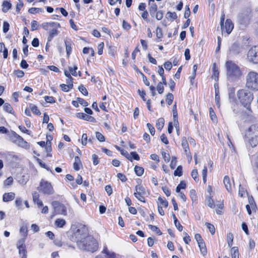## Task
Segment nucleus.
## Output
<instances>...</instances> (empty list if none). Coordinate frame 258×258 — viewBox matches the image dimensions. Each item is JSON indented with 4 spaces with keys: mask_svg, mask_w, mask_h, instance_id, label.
<instances>
[{
    "mask_svg": "<svg viewBox=\"0 0 258 258\" xmlns=\"http://www.w3.org/2000/svg\"><path fill=\"white\" fill-rule=\"evenodd\" d=\"M247 194L246 190L245 188L242 187L241 185H239V191H238V195L239 197L242 198L245 197V195Z\"/></svg>",
    "mask_w": 258,
    "mask_h": 258,
    "instance_id": "0e129e2a",
    "label": "nucleus"
},
{
    "mask_svg": "<svg viewBox=\"0 0 258 258\" xmlns=\"http://www.w3.org/2000/svg\"><path fill=\"white\" fill-rule=\"evenodd\" d=\"M77 117L79 118L83 119L84 120L89 121L91 122H94L95 120L94 117L87 115V114L83 112H79L77 113Z\"/></svg>",
    "mask_w": 258,
    "mask_h": 258,
    "instance_id": "a211bd4d",
    "label": "nucleus"
},
{
    "mask_svg": "<svg viewBox=\"0 0 258 258\" xmlns=\"http://www.w3.org/2000/svg\"><path fill=\"white\" fill-rule=\"evenodd\" d=\"M44 10L42 8H31L28 9V13L31 14H35L37 13H42Z\"/></svg>",
    "mask_w": 258,
    "mask_h": 258,
    "instance_id": "ea45409f",
    "label": "nucleus"
},
{
    "mask_svg": "<svg viewBox=\"0 0 258 258\" xmlns=\"http://www.w3.org/2000/svg\"><path fill=\"white\" fill-rule=\"evenodd\" d=\"M212 71L213 74L212 77L216 81H218L219 80V71L215 62L213 64Z\"/></svg>",
    "mask_w": 258,
    "mask_h": 258,
    "instance_id": "393cba45",
    "label": "nucleus"
},
{
    "mask_svg": "<svg viewBox=\"0 0 258 258\" xmlns=\"http://www.w3.org/2000/svg\"><path fill=\"white\" fill-rule=\"evenodd\" d=\"M66 45V49L67 52V56L69 57L72 52V44L70 42L67 40L64 41Z\"/></svg>",
    "mask_w": 258,
    "mask_h": 258,
    "instance_id": "49530a36",
    "label": "nucleus"
},
{
    "mask_svg": "<svg viewBox=\"0 0 258 258\" xmlns=\"http://www.w3.org/2000/svg\"><path fill=\"white\" fill-rule=\"evenodd\" d=\"M158 211L161 216H164L165 212L163 208L166 209L168 206V202L164 197H159L158 198Z\"/></svg>",
    "mask_w": 258,
    "mask_h": 258,
    "instance_id": "9b49d317",
    "label": "nucleus"
},
{
    "mask_svg": "<svg viewBox=\"0 0 258 258\" xmlns=\"http://www.w3.org/2000/svg\"><path fill=\"white\" fill-rule=\"evenodd\" d=\"M249 89L247 88L240 89L237 91L236 95L241 105L246 108L245 111L241 112L242 117L250 121L254 118L253 112L251 108V103L254 99V95Z\"/></svg>",
    "mask_w": 258,
    "mask_h": 258,
    "instance_id": "f257e3e1",
    "label": "nucleus"
},
{
    "mask_svg": "<svg viewBox=\"0 0 258 258\" xmlns=\"http://www.w3.org/2000/svg\"><path fill=\"white\" fill-rule=\"evenodd\" d=\"M205 201L209 207L211 209H214L216 208V205L213 200V196H206Z\"/></svg>",
    "mask_w": 258,
    "mask_h": 258,
    "instance_id": "b1692460",
    "label": "nucleus"
},
{
    "mask_svg": "<svg viewBox=\"0 0 258 258\" xmlns=\"http://www.w3.org/2000/svg\"><path fill=\"white\" fill-rule=\"evenodd\" d=\"M231 255L232 258H239V253L238 247L234 246L231 247Z\"/></svg>",
    "mask_w": 258,
    "mask_h": 258,
    "instance_id": "c9c22d12",
    "label": "nucleus"
},
{
    "mask_svg": "<svg viewBox=\"0 0 258 258\" xmlns=\"http://www.w3.org/2000/svg\"><path fill=\"white\" fill-rule=\"evenodd\" d=\"M248 135L258 136V123L251 124L246 131Z\"/></svg>",
    "mask_w": 258,
    "mask_h": 258,
    "instance_id": "dca6fc26",
    "label": "nucleus"
},
{
    "mask_svg": "<svg viewBox=\"0 0 258 258\" xmlns=\"http://www.w3.org/2000/svg\"><path fill=\"white\" fill-rule=\"evenodd\" d=\"M17 248L19 250V254L20 258H27V252L24 238H21L18 240Z\"/></svg>",
    "mask_w": 258,
    "mask_h": 258,
    "instance_id": "9d476101",
    "label": "nucleus"
},
{
    "mask_svg": "<svg viewBox=\"0 0 258 258\" xmlns=\"http://www.w3.org/2000/svg\"><path fill=\"white\" fill-rule=\"evenodd\" d=\"M215 210L217 215H221L224 213V205L223 200L217 201Z\"/></svg>",
    "mask_w": 258,
    "mask_h": 258,
    "instance_id": "f3484780",
    "label": "nucleus"
},
{
    "mask_svg": "<svg viewBox=\"0 0 258 258\" xmlns=\"http://www.w3.org/2000/svg\"><path fill=\"white\" fill-rule=\"evenodd\" d=\"M42 27L45 30H48L49 28H51V29L48 32V36L47 37V41L50 42L53 37L58 34L59 31L57 29L60 27V25L58 23L51 22L43 23Z\"/></svg>",
    "mask_w": 258,
    "mask_h": 258,
    "instance_id": "423d86ee",
    "label": "nucleus"
},
{
    "mask_svg": "<svg viewBox=\"0 0 258 258\" xmlns=\"http://www.w3.org/2000/svg\"><path fill=\"white\" fill-rule=\"evenodd\" d=\"M10 141L18 147L26 150L30 149V144L25 141L24 138L13 131H11L9 135Z\"/></svg>",
    "mask_w": 258,
    "mask_h": 258,
    "instance_id": "39448f33",
    "label": "nucleus"
},
{
    "mask_svg": "<svg viewBox=\"0 0 258 258\" xmlns=\"http://www.w3.org/2000/svg\"><path fill=\"white\" fill-rule=\"evenodd\" d=\"M156 38H155V41L156 42H160L162 41V38L163 36V34L162 32V29L159 27H157L156 29Z\"/></svg>",
    "mask_w": 258,
    "mask_h": 258,
    "instance_id": "cd10ccee",
    "label": "nucleus"
},
{
    "mask_svg": "<svg viewBox=\"0 0 258 258\" xmlns=\"http://www.w3.org/2000/svg\"><path fill=\"white\" fill-rule=\"evenodd\" d=\"M207 174H208V168L206 166H204V167L202 171V175L203 182L204 184H206L207 182Z\"/></svg>",
    "mask_w": 258,
    "mask_h": 258,
    "instance_id": "a18cd8bd",
    "label": "nucleus"
},
{
    "mask_svg": "<svg viewBox=\"0 0 258 258\" xmlns=\"http://www.w3.org/2000/svg\"><path fill=\"white\" fill-rule=\"evenodd\" d=\"M173 174L175 176H181L183 174L182 166L181 165L178 166L176 169L174 170Z\"/></svg>",
    "mask_w": 258,
    "mask_h": 258,
    "instance_id": "79ce46f5",
    "label": "nucleus"
},
{
    "mask_svg": "<svg viewBox=\"0 0 258 258\" xmlns=\"http://www.w3.org/2000/svg\"><path fill=\"white\" fill-rule=\"evenodd\" d=\"M234 28V24L232 21L230 19H227L224 23L222 27H221V31L222 32L225 31L227 35H229Z\"/></svg>",
    "mask_w": 258,
    "mask_h": 258,
    "instance_id": "4468645a",
    "label": "nucleus"
},
{
    "mask_svg": "<svg viewBox=\"0 0 258 258\" xmlns=\"http://www.w3.org/2000/svg\"><path fill=\"white\" fill-rule=\"evenodd\" d=\"M162 158L164 159L165 162L168 163L170 160V156L168 153L163 151L161 152Z\"/></svg>",
    "mask_w": 258,
    "mask_h": 258,
    "instance_id": "338daca9",
    "label": "nucleus"
},
{
    "mask_svg": "<svg viewBox=\"0 0 258 258\" xmlns=\"http://www.w3.org/2000/svg\"><path fill=\"white\" fill-rule=\"evenodd\" d=\"M198 245L201 253L204 255H206L207 253V250L204 240L198 243Z\"/></svg>",
    "mask_w": 258,
    "mask_h": 258,
    "instance_id": "f704fd0d",
    "label": "nucleus"
},
{
    "mask_svg": "<svg viewBox=\"0 0 258 258\" xmlns=\"http://www.w3.org/2000/svg\"><path fill=\"white\" fill-rule=\"evenodd\" d=\"M64 74L65 76L67 77V79H66V83H67V85H70V86H72V88H73L74 79L70 75V73H69L68 70H64Z\"/></svg>",
    "mask_w": 258,
    "mask_h": 258,
    "instance_id": "7c9ffc66",
    "label": "nucleus"
},
{
    "mask_svg": "<svg viewBox=\"0 0 258 258\" xmlns=\"http://www.w3.org/2000/svg\"><path fill=\"white\" fill-rule=\"evenodd\" d=\"M233 239L234 237L233 234L232 233H228L227 235V241L229 247H231L233 244Z\"/></svg>",
    "mask_w": 258,
    "mask_h": 258,
    "instance_id": "5fc2aeb1",
    "label": "nucleus"
},
{
    "mask_svg": "<svg viewBox=\"0 0 258 258\" xmlns=\"http://www.w3.org/2000/svg\"><path fill=\"white\" fill-rule=\"evenodd\" d=\"M189 197L191 199L192 203L197 204L198 203V196L197 194L195 189H192L189 191Z\"/></svg>",
    "mask_w": 258,
    "mask_h": 258,
    "instance_id": "473e14b6",
    "label": "nucleus"
},
{
    "mask_svg": "<svg viewBox=\"0 0 258 258\" xmlns=\"http://www.w3.org/2000/svg\"><path fill=\"white\" fill-rule=\"evenodd\" d=\"M55 225L58 228H62L66 224V221L63 219L58 218L55 221Z\"/></svg>",
    "mask_w": 258,
    "mask_h": 258,
    "instance_id": "4c0bfd02",
    "label": "nucleus"
},
{
    "mask_svg": "<svg viewBox=\"0 0 258 258\" xmlns=\"http://www.w3.org/2000/svg\"><path fill=\"white\" fill-rule=\"evenodd\" d=\"M247 57L250 62L258 63V46H253L249 50Z\"/></svg>",
    "mask_w": 258,
    "mask_h": 258,
    "instance_id": "1a4fd4ad",
    "label": "nucleus"
},
{
    "mask_svg": "<svg viewBox=\"0 0 258 258\" xmlns=\"http://www.w3.org/2000/svg\"><path fill=\"white\" fill-rule=\"evenodd\" d=\"M30 108L31 110L33 112V113L37 115H40L41 112L38 109V107L33 104H30Z\"/></svg>",
    "mask_w": 258,
    "mask_h": 258,
    "instance_id": "37998d69",
    "label": "nucleus"
},
{
    "mask_svg": "<svg viewBox=\"0 0 258 258\" xmlns=\"http://www.w3.org/2000/svg\"><path fill=\"white\" fill-rule=\"evenodd\" d=\"M181 145L184 150L187 160L190 163L192 159V155L189 149L188 141L186 137H182L181 138Z\"/></svg>",
    "mask_w": 258,
    "mask_h": 258,
    "instance_id": "6e6552de",
    "label": "nucleus"
},
{
    "mask_svg": "<svg viewBox=\"0 0 258 258\" xmlns=\"http://www.w3.org/2000/svg\"><path fill=\"white\" fill-rule=\"evenodd\" d=\"M138 93L139 94V95L140 96V97H141V98L142 99V100L144 101H146L147 99L146 98V93L145 90L143 89H139L138 90Z\"/></svg>",
    "mask_w": 258,
    "mask_h": 258,
    "instance_id": "e2e57ef3",
    "label": "nucleus"
},
{
    "mask_svg": "<svg viewBox=\"0 0 258 258\" xmlns=\"http://www.w3.org/2000/svg\"><path fill=\"white\" fill-rule=\"evenodd\" d=\"M102 253L105 254V258H116V253L114 252L110 251L106 246L103 247Z\"/></svg>",
    "mask_w": 258,
    "mask_h": 258,
    "instance_id": "aec40b11",
    "label": "nucleus"
},
{
    "mask_svg": "<svg viewBox=\"0 0 258 258\" xmlns=\"http://www.w3.org/2000/svg\"><path fill=\"white\" fill-rule=\"evenodd\" d=\"M29 175L28 173L23 174L19 177L18 182L21 185L26 184L29 180Z\"/></svg>",
    "mask_w": 258,
    "mask_h": 258,
    "instance_id": "412c9836",
    "label": "nucleus"
},
{
    "mask_svg": "<svg viewBox=\"0 0 258 258\" xmlns=\"http://www.w3.org/2000/svg\"><path fill=\"white\" fill-rule=\"evenodd\" d=\"M245 86L251 90L258 91V73L251 71L248 73L246 76Z\"/></svg>",
    "mask_w": 258,
    "mask_h": 258,
    "instance_id": "20e7f679",
    "label": "nucleus"
},
{
    "mask_svg": "<svg viewBox=\"0 0 258 258\" xmlns=\"http://www.w3.org/2000/svg\"><path fill=\"white\" fill-rule=\"evenodd\" d=\"M3 109L4 111L7 113L14 115H15V111L14 110L12 106L9 103H5L4 105Z\"/></svg>",
    "mask_w": 258,
    "mask_h": 258,
    "instance_id": "a878e982",
    "label": "nucleus"
},
{
    "mask_svg": "<svg viewBox=\"0 0 258 258\" xmlns=\"http://www.w3.org/2000/svg\"><path fill=\"white\" fill-rule=\"evenodd\" d=\"M88 233V229L85 225H80L76 232L74 236L77 238L79 236L83 239L76 241L77 246L80 249L94 252L98 250V243L97 240L93 237L85 236Z\"/></svg>",
    "mask_w": 258,
    "mask_h": 258,
    "instance_id": "f03ea898",
    "label": "nucleus"
},
{
    "mask_svg": "<svg viewBox=\"0 0 258 258\" xmlns=\"http://www.w3.org/2000/svg\"><path fill=\"white\" fill-rule=\"evenodd\" d=\"M82 167V164L80 157L78 156H75V161L73 164L74 169L76 171H78L81 169Z\"/></svg>",
    "mask_w": 258,
    "mask_h": 258,
    "instance_id": "bb28decb",
    "label": "nucleus"
},
{
    "mask_svg": "<svg viewBox=\"0 0 258 258\" xmlns=\"http://www.w3.org/2000/svg\"><path fill=\"white\" fill-rule=\"evenodd\" d=\"M223 183L225 185V187L226 188L228 192H231L232 191V186L230 179L229 176L225 175L224 177Z\"/></svg>",
    "mask_w": 258,
    "mask_h": 258,
    "instance_id": "5701e85b",
    "label": "nucleus"
},
{
    "mask_svg": "<svg viewBox=\"0 0 258 258\" xmlns=\"http://www.w3.org/2000/svg\"><path fill=\"white\" fill-rule=\"evenodd\" d=\"M18 128L20 130V131L23 133L26 134L28 135H31V131L29 130H27L25 126L22 125H19Z\"/></svg>",
    "mask_w": 258,
    "mask_h": 258,
    "instance_id": "774afa93",
    "label": "nucleus"
},
{
    "mask_svg": "<svg viewBox=\"0 0 258 258\" xmlns=\"http://www.w3.org/2000/svg\"><path fill=\"white\" fill-rule=\"evenodd\" d=\"M14 179L13 177L9 176L4 181V185L5 187H8L13 184Z\"/></svg>",
    "mask_w": 258,
    "mask_h": 258,
    "instance_id": "4d7b16f0",
    "label": "nucleus"
},
{
    "mask_svg": "<svg viewBox=\"0 0 258 258\" xmlns=\"http://www.w3.org/2000/svg\"><path fill=\"white\" fill-rule=\"evenodd\" d=\"M135 172L138 176H141L144 173V169L143 167L136 165L134 168Z\"/></svg>",
    "mask_w": 258,
    "mask_h": 258,
    "instance_id": "e433bc0d",
    "label": "nucleus"
},
{
    "mask_svg": "<svg viewBox=\"0 0 258 258\" xmlns=\"http://www.w3.org/2000/svg\"><path fill=\"white\" fill-rule=\"evenodd\" d=\"M59 87H60L61 90L62 91L65 92H68L70 90H71V89H73V88H72V86H70V85H68L65 84H61L59 85Z\"/></svg>",
    "mask_w": 258,
    "mask_h": 258,
    "instance_id": "13d9d810",
    "label": "nucleus"
},
{
    "mask_svg": "<svg viewBox=\"0 0 258 258\" xmlns=\"http://www.w3.org/2000/svg\"><path fill=\"white\" fill-rule=\"evenodd\" d=\"M146 193H137L134 192V195L136 197V198L139 201L142 203H146V199L145 198V195Z\"/></svg>",
    "mask_w": 258,
    "mask_h": 258,
    "instance_id": "72a5a7b5",
    "label": "nucleus"
},
{
    "mask_svg": "<svg viewBox=\"0 0 258 258\" xmlns=\"http://www.w3.org/2000/svg\"><path fill=\"white\" fill-rule=\"evenodd\" d=\"M205 225L207 226V228L208 229L210 232L211 233V234L212 235H214L216 231L214 225L209 222H206L205 223Z\"/></svg>",
    "mask_w": 258,
    "mask_h": 258,
    "instance_id": "09e8293b",
    "label": "nucleus"
},
{
    "mask_svg": "<svg viewBox=\"0 0 258 258\" xmlns=\"http://www.w3.org/2000/svg\"><path fill=\"white\" fill-rule=\"evenodd\" d=\"M166 16L167 18L170 19L171 21H173L177 18V16L175 12H168Z\"/></svg>",
    "mask_w": 258,
    "mask_h": 258,
    "instance_id": "8fccbe9b",
    "label": "nucleus"
},
{
    "mask_svg": "<svg viewBox=\"0 0 258 258\" xmlns=\"http://www.w3.org/2000/svg\"><path fill=\"white\" fill-rule=\"evenodd\" d=\"M2 11L4 13H7L11 9L12 4L10 1H4L2 3Z\"/></svg>",
    "mask_w": 258,
    "mask_h": 258,
    "instance_id": "c756f323",
    "label": "nucleus"
},
{
    "mask_svg": "<svg viewBox=\"0 0 258 258\" xmlns=\"http://www.w3.org/2000/svg\"><path fill=\"white\" fill-rule=\"evenodd\" d=\"M225 67L228 77L232 79H237L242 76V72L240 68L232 60L226 61Z\"/></svg>",
    "mask_w": 258,
    "mask_h": 258,
    "instance_id": "7ed1b4c3",
    "label": "nucleus"
},
{
    "mask_svg": "<svg viewBox=\"0 0 258 258\" xmlns=\"http://www.w3.org/2000/svg\"><path fill=\"white\" fill-rule=\"evenodd\" d=\"M20 232L22 236H23V238L25 239L27 236L28 235V229L26 225H22L20 229Z\"/></svg>",
    "mask_w": 258,
    "mask_h": 258,
    "instance_id": "a19ab883",
    "label": "nucleus"
},
{
    "mask_svg": "<svg viewBox=\"0 0 258 258\" xmlns=\"http://www.w3.org/2000/svg\"><path fill=\"white\" fill-rule=\"evenodd\" d=\"M76 182L77 184L75 183H73L72 184V186L74 188H75L77 187V184L80 185L83 183V178L81 175L78 174L77 177L76 179Z\"/></svg>",
    "mask_w": 258,
    "mask_h": 258,
    "instance_id": "603ef678",
    "label": "nucleus"
},
{
    "mask_svg": "<svg viewBox=\"0 0 258 258\" xmlns=\"http://www.w3.org/2000/svg\"><path fill=\"white\" fill-rule=\"evenodd\" d=\"M158 7L156 4L153 3L149 7V10L151 16H153L158 11Z\"/></svg>",
    "mask_w": 258,
    "mask_h": 258,
    "instance_id": "de8ad7c7",
    "label": "nucleus"
},
{
    "mask_svg": "<svg viewBox=\"0 0 258 258\" xmlns=\"http://www.w3.org/2000/svg\"><path fill=\"white\" fill-rule=\"evenodd\" d=\"M78 67L77 66H74L73 67H69L68 72L70 73V75H73L74 77H77L78 76L77 71Z\"/></svg>",
    "mask_w": 258,
    "mask_h": 258,
    "instance_id": "6e6d98bb",
    "label": "nucleus"
},
{
    "mask_svg": "<svg viewBox=\"0 0 258 258\" xmlns=\"http://www.w3.org/2000/svg\"><path fill=\"white\" fill-rule=\"evenodd\" d=\"M191 176L196 182H198L199 181V173L197 168H195L192 170L191 172Z\"/></svg>",
    "mask_w": 258,
    "mask_h": 258,
    "instance_id": "58836bf2",
    "label": "nucleus"
},
{
    "mask_svg": "<svg viewBox=\"0 0 258 258\" xmlns=\"http://www.w3.org/2000/svg\"><path fill=\"white\" fill-rule=\"evenodd\" d=\"M44 100L46 103L53 104L55 103L56 100L53 96H45L44 97Z\"/></svg>",
    "mask_w": 258,
    "mask_h": 258,
    "instance_id": "680f3d73",
    "label": "nucleus"
},
{
    "mask_svg": "<svg viewBox=\"0 0 258 258\" xmlns=\"http://www.w3.org/2000/svg\"><path fill=\"white\" fill-rule=\"evenodd\" d=\"M51 205L53 207L55 211H57L58 213L61 215H66L67 214V209L65 206L60 204L58 201H53Z\"/></svg>",
    "mask_w": 258,
    "mask_h": 258,
    "instance_id": "f8f14e48",
    "label": "nucleus"
},
{
    "mask_svg": "<svg viewBox=\"0 0 258 258\" xmlns=\"http://www.w3.org/2000/svg\"><path fill=\"white\" fill-rule=\"evenodd\" d=\"M38 190L43 194L47 195H52L54 192L51 183L43 179L40 182Z\"/></svg>",
    "mask_w": 258,
    "mask_h": 258,
    "instance_id": "0eeeda50",
    "label": "nucleus"
},
{
    "mask_svg": "<svg viewBox=\"0 0 258 258\" xmlns=\"http://www.w3.org/2000/svg\"><path fill=\"white\" fill-rule=\"evenodd\" d=\"M137 193H146V190L145 187L140 184H138L136 185L135 187V192Z\"/></svg>",
    "mask_w": 258,
    "mask_h": 258,
    "instance_id": "3c124183",
    "label": "nucleus"
},
{
    "mask_svg": "<svg viewBox=\"0 0 258 258\" xmlns=\"http://www.w3.org/2000/svg\"><path fill=\"white\" fill-rule=\"evenodd\" d=\"M186 184L184 181H181L180 183L176 187V191L177 192H180L181 189H185L186 188Z\"/></svg>",
    "mask_w": 258,
    "mask_h": 258,
    "instance_id": "bf43d9fd",
    "label": "nucleus"
},
{
    "mask_svg": "<svg viewBox=\"0 0 258 258\" xmlns=\"http://www.w3.org/2000/svg\"><path fill=\"white\" fill-rule=\"evenodd\" d=\"M173 99H174V96L172 93H168L166 95L165 100H166L167 104L168 105H171L172 104Z\"/></svg>",
    "mask_w": 258,
    "mask_h": 258,
    "instance_id": "c03bdc74",
    "label": "nucleus"
},
{
    "mask_svg": "<svg viewBox=\"0 0 258 258\" xmlns=\"http://www.w3.org/2000/svg\"><path fill=\"white\" fill-rule=\"evenodd\" d=\"M209 114L210 118L213 121H217V116L216 115L215 111H214L212 107H210L209 108Z\"/></svg>",
    "mask_w": 258,
    "mask_h": 258,
    "instance_id": "052dcab7",
    "label": "nucleus"
},
{
    "mask_svg": "<svg viewBox=\"0 0 258 258\" xmlns=\"http://www.w3.org/2000/svg\"><path fill=\"white\" fill-rule=\"evenodd\" d=\"M79 90L81 92V93L84 96H87L88 95V92L87 89L85 87V86L81 84L78 87Z\"/></svg>",
    "mask_w": 258,
    "mask_h": 258,
    "instance_id": "69168bd1",
    "label": "nucleus"
},
{
    "mask_svg": "<svg viewBox=\"0 0 258 258\" xmlns=\"http://www.w3.org/2000/svg\"><path fill=\"white\" fill-rule=\"evenodd\" d=\"M245 140L251 148H254L258 145V136L248 135L245 134Z\"/></svg>",
    "mask_w": 258,
    "mask_h": 258,
    "instance_id": "ddd939ff",
    "label": "nucleus"
},
{
    "mask_svg": "<svg viewBox=\"0 0 258 258\" xmlns=\"http://www.w3.org/2000/svg\"><path fill=\"white\" fill-rule=\"evenodd\" d=\"M229 52L231 54H238L240 51V47L238 43H233L229 48Z\"/></svg>",
    "mask_w": 258,
    "mask_h": 258,
    "instance_id": "6ab92c4d",
    "label": "nucleus"
},
{
    "mask_svg": "<svg viewBox=\"0 0 258 258\" xmlns=\"http://www.w3.org/2000/svg\"><path fill=\"white\" fill-rule=\"evenodd\" d=\"M32 195L34 204L37 205L38 208H41L43 206V203L40 198V194L37 191H34Z\"/></svg>",
    "mask_w": 258,
    "mask_h": 258,
    "instance_id": "2eb2a0df",
    "label": "nucleus"
},
{
    "mask_svg": "<svg viewBox=\"0 0 258 258\" xmlns=\"http://www.w3.org/2000/svg\"><path fill=\"white\" fill-rule=\"evenodd\" d=\"M165 120L163 117L158 118L156 122V126L158 130L161 131L164 127Z\"/></svg>",
    "mask_w": 258,
    "mask_h": 258,
    "instance_id": "2f4dec72",
    "label": "nucleus"
},
{
    "mask_svg": "<svg viewBox=\"0 0 258 258\" xmlns=\"http://www.w3.org/2000/svg\"><path fill=\"white\" fill-rule=\"evenodd\" d=\"M15 197V194L13 192H6L3 195V200L4 202H8L13 201Z\"/></svg>",
    "mask_w": 258,
    "mask_h": 258,
    "instance_id": "4be33fe9",
    "label": "nucleus"
},
{
    "mask_svg": "<svg viewBox=\"0 0 258 258\" xmlns=\"http://www.w3.org/2000/svg\"><path fill=\"white\" fill-rule=\"evenodd\" d=\"M148 227L152 231L155 232L158 235H161L162 234V232L157 226L150 224L148 225Z\"/></svg>",
    "mask_w": 258,
    "mask_h": 258,
    "instance_id": "864d4df0",
    "label": "nucleus"
},
{
    "mask_svg": "<svg viewBox=\"0 0 258 258\" xmlns=\"http://www.w3.org/2000/svg\"><path fill=\"white\" fill-rule=\"evenodd\" d=\"M114 147L117 150L120 152L122 155L125 156L130 161H132V158L129 156L128 152L126 150L117 145H115Z\"/></svg>",
    "mask_w": 258,
    "mask_h": 258,
    "instance_id": "c85d7f7f",
    "label": "nucleus"
}]
</instances>
